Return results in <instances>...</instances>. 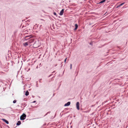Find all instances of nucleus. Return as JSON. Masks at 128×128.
<instances>
[{
	"label": "nucleus",
	"instance_id": "f257e3e1",
	"mask_svg": "<svg viewBox=\"0 0 128 128\" xmlns=\"http://www.w3.org/2000/svg\"><path fill=\"white\" fill-rule=\"evenodd\" d=\"M26 115L24 114H23L20 117V119L21 120H24L25 119L26 117Z\"/></svg>",
	"mask_w": 128,
	"mask_h": 128
},
{
	"label": "nucleus",
	"instance_id": "f03ea898",
	"mask_svg": "<svg viewBox=\"0 0 128 128\" xmlns=\"http://www.w3.org/2000/svg\"><path fill=\"white\" fill-rule=\"evenodd\" d=\"M80 105L79 102H77L76 104V108L78 110H79L80 109Z\"/></svg>",
	"mask_w": 128,
	"mask_h": 128
},
{
	"label": "nucleus",
	"instance_id": "7ed1b4c3",
	"mask_svg": "<svg viewBox=\"0 0 128 128\" xmlns=\"http://www.w3.org/2000/svg\"><path fill=\"white\" fill-rule=\"evenodd\" d=\"M2 120L4 122H5L7 124H9L7 120H6V119H4V118H2Z\"/></svg>",
	"mask_w": 128,
	"mask_h": 128
},
{
	"label": "nucleus",
	"instance_id": "20e7f679",
	"mask_svg": "<svg viewBox=\"0 0 128 128\" xmlns=\"http://www.w3.org/2000/svg\"><path fill=\"white\" fill-rule=\"evenodd\" d=\"M64 9H62L60 11V13L59 14L60 16H62L63 15L64 12Z\"/></svg>",
	"mask_w": 128,
	"mask_h": 128
},
{
	"label": "nucleus",
	"instance_id": "39448f33",
	"mask_svg": "<svg viewBox=\"0 0 128 128\" xmlns=\"http://www.w3.org/2000/svg\"><path fill=\"white\" fill-rule=\"evenodd\" d=\"M70 104V102H68L66 104L64 105V106H69Z\"/></svg>",
	"mask_w": 128,
	"mask_h": 128
},
{
	"label": "nucleus",
	"instance_id": "423d86ee",
	"mask_svg": "<svg viewBox=\"0 0 128 128\" xmlns=\"http://www.w3.org/2000/svg\"><path fill=\"white\" fill-rule=\"evenodd\" d=\"M106 1V0H102L101 1H100V2H99L97 3L98 4H102L104 2H105Z\"/></svg>",
	"mask_w": 128,
	"mask_h": 128
},
{
	"label": "nucleus",
	"instance_id": "0eeeda50",
	"mask_svg": "<svg viewBox=\"0 0 128 128\" xmlns=\"http://www.w3.org/2000/svg\"><path fill=\"white\" fill-rule=\"evenodd\" d=\"M75 28L74 29V30H76L77 29L78 27V26L77 24H76L75 25Z\"/></svg>",
	"mask_w": 128,
	"mask_h": 128
},
{
	"label": "nucleus",
	"instance_id": "6e6552de",
	"mask_svg": "<svg viewBox=\"0 0 128 128\" xmlns=\"http://www.w3.org/2000/svg\"><path fill=\"white\" fill-rule=\"evenodd\" d=\"M30 36H26L24 37V40H28L30 38V37L28 38H27V37H29Z\"/></svg>",
	"mask_w": 128,
	"mask_h": 128
},
{
	"label": "nucleus",
	"instance_id": "1a4fd4ad",
	"mask_svg": "<svg viewBox=\"0 0 128 128\" xmlns=\"http://www.w3.org/2000/svg\"><path fill=\"white\" fill-rule=\"evenodd\" d=\"M29 44V42H26L24 44V46H27Z\"/></svg>",
	"mask_w": 128,
	"mask_h": 128
},
{
	"label": "nucleus",
	"instance_id": "9d476101",
	"mask_svg": "<svg viewBox=\"0 0 128 128\" xmlns=\"http://www.w3.org/2000/svg\"><path fill=\"white\" fill-rule=\"evenodd\" d=\"M21 124V122L20 121H18L16 123V125L17 126H18L20 125Z\"/></svg>",
	"mask_w": 128,
	"mask_h": 128
},
{
	"label": "nucleus",
	"instance_id": "9b49d317",
	"mask_svg": "<svg viewBox=\"0 0 128 128\" xmlns=\"http://www.w3.org/2000/svg\"><path fill=\"white\" fill-rule=\"evenodd\" d=\"M29 93L28 92V90H27L26 92V93L25 94V95L26 96H27L29 95Z\"/></svg>",
	"mask_w": 128,
	"mask_h": 128
},
{
	"label": "nucleus",
	"instance_id": "f8f14e48",
	"mask_svg": "<svg viewBox=\"0 0 128 128\" xmlns=\"http://www.w3.org/2000/svg\"><path fill=\"white\" fill-rule=\"evenodd\" d=\"M22 105L24 107H25L27 106V104L25 102H24L22 104Z\"/></svg>",
	"mask_w": 128,
	"mask_h": 128
},
{
	"label": "nucleus",
	"instance_id": "ddd939ff",
	"mask_svg": "<svg viewBox=\"0 0 128 128\" xmlns=\"http://www.w3.org/2000/svg\"><path fill=\"white\" fill-rule=\"evenodd\" d=\"M124 2L123 3H122L121 4H119L117 7V8L118 7H119L122 6V5H123L124 4Z\"/></svg>",
	"mask_w": 128,
	"mask_h": 128
},
{
	"label": "nucleus",
	"instance_id": "4468645a",
	"mask_svg": "<svg viewBox=\"0 0 128 128\" xmlns=\"http://www.w3.org/2000/svg\"><path fill=\"white\" fill-rule=\"evenodd\" d=\"M33 47L34 48H37L38 47V46H36V42H35L34 44H33Z\"/></svg>",
	"mask_w": 128,
	"mask_h": 128
},
{
	"label": "nucleus",
	"instance_id": "2eb2a0df",
	"mask_svg": "<svg viewBox=\"0 0 128 128\" xmlns=\"http://www.w3.org/2000/svg\"><path fill=\"white\" fill-rule=\"evenodd\" d=\"M16 100H14L13 101V103L14 104H15L16 103Z\"/></svg>",
	"mask_w": 128,
	"mask_h": 128
},
{
	"label": "nucleus",
	"instance_id": "dca6fc26",
	"mask_svg": "<svg viewBox=\"0 0 128 128\" xmlns=\"http://www.w3.org/2000/svg\"><path fill=\"white\" fill-rule=\"evenodd\" d=\"M53 14H54V15L56 16H57V14L56 12H53Z\"/></svg>",
	"mask_w": 128,
	"mask_h": 128
},
{
	"label": "nucleus",
	"instance_id": "f3484780",
	"mask_svg": "<svg viewBox=\"0 0 128 128\" xmlns=\"http://www.w3.org/2000/svg\"><path fill=\"white\" fill-rule=\"evenodd\" d=\"M50 112H47L44 116L48 114H50Z\"/></svg>",
	"mask_w": 128,
	"mask_h": 128
},
{
	"label": "nucleus",
	"instance_id": "a211bd4d",
	"mask_svg": "<svg viewBox=\"0 0 128 128\" xmlns=\"http://www.w3.org/2000/svg\"><path fill=\"white\" fill-rule=\"evenodd\" d=\"M92 42H91L90 43V45H92Z\"/></svg>",
	"mask_w": 128,
	"mask_h": 128
},
{
	"label": "nucleus",
	"instance_id": "6ab92c4d",
	"mask_svg": "<svg viewBox=\"0 0 128 128\" xmlns=\"http://www.w3.org/2000/svg\"><path fill=\"white\" fill-rule=\"evenodd\" d=\"M72 64H70V69H72Z\"/></svg>",
	"mask_w": 128,
	"mask_h": 128
},
{
	"label": "nucleus",
	"instance_id": "aec40b11",
	"mask_svg": "<svg viewBox=\"0 0 128 128\" xmlns=\"http://www.w3.org/2000/svg\"><path fill=\"white\" fill-rule=\"evenodd\" d=\"M67 58H65V60H64V62H66Z\"/></svg>",
	"mask_w": 128,
	"mask_h": 128
},
{
	"label": "nucleus",
	"instance_id": "412c9836",
	"mask_svg": "<svg viewBox=\"0 0 128 128\" xmlns=\"http://www.w3.org/2000/svg\"><path fill=\"white\" fill-rule=\"evenodd\" d=\"M53 74H50V75H49V76H48V77L49 78L52 76Z\"/></svg>",
	"mask_w": 128,
	"mask_h": 128
},
{
	"label": "nucleus",
	"instance_id": "4be33fe9",
	"mask_svg": "<svg viewBox=\"0 0 128 128\" xmlns=\"http://www.w3.org/2000/svg\"><path fill=\"white\" fill-rule=\"evenodd\" d=\"M36 86L37 87H38V84L37 83H36Z\"/></svg>",
	"mask_w": 128,
	"mask_h": 128
},
{
	"label": "nucleus",
	"instance_id": "5701e85b",
	"mask_svg": "<svg viewBox=\"0 0 128 128\" xmlns=\"http://www.w3.org/2000/svg\"><path fill=\"white\" fill-rule=\"evenodd\" d=\"M36 102V101H34L33 102V103H35Z\"/></svg>",
	"mask_w": 128,
	"mask_h": 128
},
{
	"label": "nucleus",
	"instance_id": "b1692460",
	"mask_svg": "<svg viewBox=\"0 0 128 128\" xmlns=\"http://www.w3.org/2000/svg\"><path fill=\"white\" fill-rule=\"evenodd\" d=\"M55 72V71H54L53 72H52V73H54V72Z\"/></svg>",
	"mask_w": 128,
	"mask_h": 128
},
{
	"label": "nucleus",
	"instance_id": "393cba45",
	"mask_svg": "<svg viewBox=\"0 0 128 128\" xmlns=\"http://www.w3.org/2000/svg\"><path fill=\"white\" fill-rule=\"evenodd\" d=\"M57 64H56L54 66H57Z\"/></svg>",
	"mask_w": 128,
	"mask_h": 128
},
{
	"label": "nucleus",
	"instance_id": "a878e982",
	"mask_svg": "<svg viewBox=\"0 0 128 128\" xmlns=\"http://www.w3.org/2000/svg\"><path fill=\"white\" fill-rule=\"evenodd\" d=\"M41 20H43V19H41Z\"/></svg>",
	"mask_w": 128,
	"mask_h": 128
},
{
	"label": "nucleus",
	"instance_id": "bb28decb",
	"mask_svg": "<svg viewBox=\"0 0 128 128\" xmlns=\"http://www.w3.org/2000/svg\"><path fill=\"white\" fill-rule=\"evenodd\" d=\"M96 103L97 104H98V102H96Z\"/></svg>",
	"mask_w": 128,
	"mask_h": 128
},
{
	"label": "nucleus",
	"instance_id": "cd10ccee",
	"mask_svg": "<svg viewBox=\"0 0 128 128\" xmlns=\"http://www.w3.org/2000/svg\"><path fill=\"white\" fill-rule=\"evenodd\" d=\"M94 128H95V127H94Z\"/></svg>",
	"mask_w": 128,
	"mask_h": 128
}]
</instances>
